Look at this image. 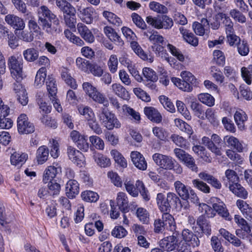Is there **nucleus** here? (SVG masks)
<instances>
[{
  "instance_id": "nucleus-32",
  "label": "nucleus",
  "mask_w": 252,
  "mask_h": 252,
  "mask_svg": "<svg viewBox=\"0 0 252 252\" xmlns=\"http://www.w3.org/2000/svg\"><path fill=\"white\" fill-rule=\"evenodd\" d=\"M61 77L65 83L73 89L77 88V85L75 80L69 73L68 70L66 68H63L61 71Z\"/></svg>"
},
{
  "instance_id": "nucleus-54",
  "label": "nucleus",
  "mask_w": 252,
  "mask_h": 252,
  "mask_svg": "<svg viewBox=\"0 0 252 252\" xmlns=\"http://www.w3.org/2000/svg\"><path fill=\"white\" fill-rule=\"evenodd\" d=\"M50 155L54 158H57L60 155L59 144L58 142L52 139L50 140Z\"/></svg>"
},
{
  "instance_id": "nucleus-63",
  "label": "nucleus",
  "mask_w": 252,
  "mask_h": 252,
  "mask_svg": "<svg viewBox=\"0 0 252 252\" xmlns=\"http://www.w3.org/2000/svg\"><path fill=\"white\" fill-rule=\"evenodd\" d=\"M143 74L146 78L152 82H156L158 79L156 73L150 68H144L143 69Z\"/></svg>"
},
{
  "instance_id": "nucleus-43",
  "label": "nucleus",
  "mask_w": 252,
  "mask_h": 252,
  "mask_svg": "<svg viewBox=\"0 0 252 252\" xmlns=\"http://www.w3.org/2000/svg\"><path fill=\"white\" fill-rule=\"evenodd\" d=\"M221 18H223V24L224 25V29L226 34L234 32V23L230 18L225 14L221 13Z\"/></svg>"
},
{
  "instance_id": "nucleus-13",
  "label": "nucleus",
  "mask_w": 252,
  "mask_h": 252,
  "mask_svg": "<svg viewBox=\"0 0 252 252\" xmlns=\"http://www.w3.org/2000/svg\"><path fill=\"white\" fill-rule=\"evenodd\" d=\"M182 236L183 240L187 245L193 247H198L199 245L200 241L198 237L191 230L184 229L182 231Z\"/></svg>"
},
{
  "instance_id": "nucleus-39",
  "label": "nucleus",
  "mask_w": 252,
  "mask_h": 252,
  "mask_svg": "<svg viewBox=\"0 0 252 252\" xmlns=\"http://www.w3.org/2000/svg\"><path fill=\"white\" fill-rule=\"evenodd\" d=\"M103 16L108 20L110 24L115 26L119 27L122 24L121 19L112 12L104 11L103 12Z\"/></svg>"
},
{
  "instance_id": "nucleus-27",
  "label": "nucleus",
  "mask_w": 252,
  "mask_h": 252,
  "mask_svg": "<svg viewBox=\"0 0 252 252\" xmlns=\"http://www.w3.org/2000/svg\"><path fill=\"white\" fill-rule=\"evenodd\" d=\"M199 177L208 184H210L213 187L216 189H220L221 188V184L219 180L205 172H202L198 174Z\"/></svg>"
},
{
  "instance_id": "nucleus-36",
  "label": "nucleus",
  "mask_w": 252,
  "mask_h": 252,
  "mask_svg": "<svg viewBox=\"0 0 252 252\" xmlns=\"http://www.w3.org/2000/svg\"><path fill=\"white\" fill-rule=\"evenodd\" d=\"M224 140L227 143L228 146L230 147L231 148H233L239 152L243 151V146L236 138L233 136L229 137L226 136L224 137Z\"/></svg>"
},
{
  "instance_id": "nucleus-11",
  "label": "nucleus",
  "mask_w": 252,
  "mask_h": 252,
  "mask_svg": "<svg viewBox=\"0 0 252 252\" xmlns=\"http://www.w3.org/2000/svg\"><path fill=\"white\" fill-rule=\"evenodd\" d=\"M13 90L16 94L18 101L22 105L25 106L28 103V97L26 89L22 84L18 82L13 84Z\"/></svg>"
},
{
  "instance_id": "nucleus-12",
  "label": "nucleus",
  "mask_w": 252,
  "mask_h": 252,
  "mask_svg": "<svg viewBox=\"0 0 252 252\" xmlns=\"http://www.w3.org/2000/svg\"><path fill=\"white\" fill-rule=\"evenodd\" d=\"M36 12L39 24L57 17V16L45 5H42L38 7Z\"/></svg>"
},
{
  "instance_id": "nucleus-41",
  "label": "nucleus",
  "mask_w": 252,
  "mask_h": 252,
  "mask_svg": "<svg viewBox=\"0 0 252 252\" xmlns=\"http://www.w3.org/2000/svg\"><path fill=\"white\" fill-rule=\"evenodd\" d=\"M46 77V69L45 67L40 68L37 71L34 81V85L37 87L44 84Z\"/></svg>"
},
{
  "instance_id": "nucleus-18",
  "label": "nucleus",
  "mask_w": 252,
  "mask_h": 252,
  "mask_svg": "<svg viewBox=\"0 0 252 252\" xmlns=\"http://www.w3.org/2000/svg\"><path fill=\"white\" fill-rule=\"evenodd\" d=\"M144 112L147 117L154 123L159 124L162 121V117L161 114L153 107H145L144 109Z\"/></svg>"
},
{
  "instance_id": "nucleus-58",
  "label": "nucleus",
  "mask_w": 252,
  "mask_h": 252,
  "mask_svg": "<svg viewBox=\"0 0 252 252\" xmlns=\"http://www.w3.org/2000/svg\"><path fill=\"white\" fill-rule=\"evenodd\" d=\"M237 51L241 56L247 55L250 51L249 45L245 40H242L237 45Z\"/></svg>"
},
{
  "instance_id": "nucleus-4",
  "label": "nucleus",
  "mask_w": 252,
  "mask_h": 252,
  "mask_svg": "<svg viewBox=\"0 0 252 252\" xmlns=\"http://www.w3.org/2000/svg\"><path fill=\"white\" fill-rule=\"evenodd\" d=\"M62 172L61 166L57 162H54L53 165L47 166L43 174L42 181L47 184L50 181H53L58 175Z\"/></svg>"
},
{
  "instance_id": "nucleus-7",
  "label": "nucleus",
  "mask_w": 252,
  "mask_h": 252,
  "mask_svg": "<svg viewBox=\"0 0 252 252\" xmlns=\"http://www.w3.org/2000/svg\"><path fill=\"white\" fill-rule=\"evenodd\" d=\"M99 119L102 125L109 126H118L120 123L115 114L109 112L107 109L102 108L99 115Z\"/></svg>"
},
{
  "instance_id": "nucleus-59",
  "label": "nucleus",
  "mask_w": 252,
  "mask_h": 252,
  "mask_svg": "<svg viewBox=\"0 0 252 252\" xmlns=\"http://www.w3.org/2000/svg\"><path fill=\"white\" fill-rule=\"evenodd\" d=\"M48 188L49 194L52 195L59 194L61 190L60 185L55 181H50L48 182Z\"/></svg>"
},
{
  "instance_id": "nucleus-33",
  "label": "nucleus",
  "mask_w": 252,
  "mask_h": 252,
  "mask_svg": "<svg viewBox=\"0 0 252 252\" xmlns=\"http://www.w3.org/2000/svg\"><path fill=\"white\" fill-rule=\"evenodd\" d=\"M202 143L216 155L220 156L221 155L220 148L216 145L209 138L204 136L202 138Z\"/></svg>"
},
{
  "instance_id": "nucleus-42",
  "label": "nucleus",
  "mask_w": 252,
  "mask_h": 252,
  "mask_svg": "<svg viewBox=\"0 0 252 252\" xmlns=\"http://www.w3.org/2000/svg\"><path fill=\"white\" fill-rule=\"evenodd\" d=\"M94 159L96 163L101 167H106L111 164L109 158L99 153H94Z\"/></svg>"
},
{
  "instance_id": "nucleus-62",
  "label": "nucleus",
  "mask_w": 252,
  "mask_h": 252,
  "mask_svg": "<svg viewBox=\"0 0 252 252\" xmlns=\"http://www.w3.org/2000/svg\"><path fill=\"white\" fill-rule=\"evenodd\" d=\"M136 216L142 222L147 223L149 221V215L147 211L143 208H138L136 210Z\"/></svg>"
},
{
  "instance_id": "nucleus-1",
  "label": "nucleus",
  "mask_w": 252,
  "mask_h": 252,
  "mask_svg": "<svg viewBox=\"0 0 252 252\" xmlns=\"http://www.w3.org/2000/svg\"><path fill=\"white\" fill-rule=\"evenodd\" d=\"M155 163L165 170H173L174 173L181 174L183 172L181 165L172 157L160 153H155L152 156Z\"/></svg>"
},
{
  "instance_id": "nucleus-9",
  "label": "nucleus",
  "mask_w": 252,
  "mask_h": 252,
  "mask_svg": "<svg viewBox=\"0 0 252 252\" xmlns=\"http://www.w3.org/2000/svg\"><path fill=\"white\" fill-rule=\"evenodd\" d=\"M42 29L49 34H54L60 31V21L57 17L48 20L39 24Z\"/></svg>"
},
{
  "instance_id": "nucleus-23",
  "label": "nucleus",
  "mask_w": 252,
  "mask_h": 252,
  "mask_svg": "<svg viewBox=\"0 0 252 252\" xmlns=\"http://www.w3.org/2000/svg\"><path fill=\"white\" fill-rule=\"evenodd\" d=\"M131 47L134 52L139 56L143 60L146 61L149 63H152L154 61L153 56L151 55L146 54L142 50L139 44L134 41L132 40L130 43Z\"/></svg>"
},
{
  "instance_id": "nucleus-52",
  "label": "nucleus",
  "mask_w": 252,
  "mask_h": 252,
  "mask_svg": "<svg viewBox=\"0 0 252 252\" xmlns=\"http://www.w3.org/2000/svg\"><path fill=\"white\" fill-rule=\"evenodd\" d=\"M135 189L137 190V193H138L139 192L145 200L148 201L150 199V197L148 194V191L146 189L145 186L142 181L139 180L136 181L135 184Z\"/></svg>"
},
{
  "instance_id": "nucleus-50",
  "label": "nucleus",
  "mask_w": 252,
  "mask_h": 252,
  "mask_svg": "<svg viewBox=\"0 0 252 252\" xmlns=\"http://www.w3.org/2000/svg\"><path fill=\"white\" fill-rule=\"evenodd\" d=\"M94 101L100 104H102L104 106L107 107L109 105V102L105 95L97 90L95 91L94 94L91 97Z\"/></svg>"
},
{
  "instance_id": "nucleus-10",
  "label": "nucleus",
  "mask_w": 252,
  "mask_h": 252,
  "mask_svg": "<svg viewBox=\"0 0 252 252\" xmlns=\"http://www.w3.org/2000/svg\"><path fill=\"white\" fill-rule=\"evenodd\" d=\"M67 153L69 158L78 166H82L84 164V156L79 151L74 147L69 146L67 147Z\"/></svg>"
},
{
  "instance_id": "nucleus-15",
  "label": "nucleus",
  "mask_w": 252,
  "mask_h": 252,
  "mask_svg": "<svg viewBox=\"0 0 252 252\" xmlns=\"http://www.w3.org/2000/svg\"><path fill=\"white\" fill-rule=\"evenodd\" d=\"M77 29L78 33L84 40L88 43H92L94 41V37L88 28L82 23H78Z\"/></svg>"
},
{
  "instance_id": "nucleus-29",
  "label": "nucleus",
  "mask_w": 252,
  "mask_h": 252,
  "mask_svg": "<svg viewBox=\"0 0 252 252\" xmlns=\"http://www.w3.org/2000/svg\"><path fill=\"white\" fill-rule=\"evenodd\" d=\"M117 204L119 209L123 213L128 212V199L126 194L123 192H119L117 194Z\"/></svg>"
},
{
  "instance_id": "nucleus-20",
  "label": "nucleus",
  "mask_w": 252,
  "mask_h": 252,
  "mask_svg": "<svg viewBox=\"0 0 252 252\" xmlns=\"http://www.w3.org/2000/svg\"><path fill=\"white\" fill-rule=\"evenodd\" d=\"M175 191L181 199H189V191L191 188L181 182L176 181L174 183Z\"/></svg>"
},
{
  "instance_id": "nucleus-28",
  "label": "nucleus",
  "mask_w": 252,
  "mask_h": 252,
  "mask_svg": "<svg viewBox=\"0 0 252 252\" xmlns=\"http://www.w3.org/2000/svg\"><path fill=\"white\" fill-rule=\"evenodd\" d=\"M112 92L118 96L126 100L129 98V95L126 89L120 83H114L111 86Z\"/></svg>"
},
{
  "instance_id": "nucleus-34",
  "label": "nucleus",
  "mask_w": 252,
  "mask_h": 252,
  "mask_svg": "<svg viewBox=\"0 0 252 252\" xmlns=\"http://www.w3.org/2000/svg\"><path fill=\"white\" fill-rule=\"evenodd\" d=\"M28 156L26 154H20L14 152L10 157V161L13 165L15 166H21L25 162Z\"/></svg>"
},
{
  "instance_id": "nucleus-17",
  "label": "nucleus",
  "mask_w": 252,
  "mask_h": 252,
  "mask_svg": "<svg viewBox=\"0 0 252 252\" xmlns=\"http://www.w3.org/2000/svg\"><path fill=\"white\" fill-rule=\"evenodd\" d=\"M76 8L80 14V18L81 20L87 24H90L93 22V10L90 7L82 8L81 5L77 4Z\"/></svg>"
},
{
  "instance_id": "nucleus-56",
  "label": "nucleus",
  "mask_w": 252,
  "mask_h": 252,
  "mask_svg": "<svg viewBox=\"0 0 252 252\" xmlns=\"http://www.w3.org/2000/svg\"><path fill=\"white\" fill-rule=\"evenodd\" d=\"M78 109L80 114L84 116L88 121L93 119L94 114L91 108L82 105L79 106Z\"/></svg>"
},
{
  "instance_id": "nucleus-8",
  "label": "nucleus",
  "mask_w": 252,
  "mask_h": 252,
  "mask_svg": "<svg viewBox=\"0 0 252 252\" xmlns=\"http://www.w3.org/2000/svg\"><path fill=\"white\" fill-rule=\"evenodd\" d=\"M6 23L15 30V31L23 30L25 24L23 19L13 14H9L5 16Z\"/></svg>"
},
{
  "instance_id": "nucleus-60",
  "label": "nucleus",
  "mask_w": 252,
  "mask_h": 252,
  "mask_svg": "<svg viewBox=\"0 0 252 252\" xmlns=\"http://www.w3.org/2000/svg\"><path fill=\"white\" fill-rule=\"evenodd\" d=\"M107 65L111 73H115L117 71L118 61L116 55H112L110 56Z\"/></svg>"
},
{
  "instance_id": "nucleus-16",
  "label": "nucleus",
  "mask_w": 252,
  "mask_h": 252,
  "mask_svg": "<svg viewBox=\"0 0 252 252\" xmlns=\"http://www.w3.org/2000/svg\"><path fill=\"white\" fill-rule=\"evenodd\" d=\"M130 157L131 160L138 169L145 170L147 169V164L143 156L137 151H133L131 153Z\"/></svg>"
},
{
  "instance_id": "nucleus-57",
  "label": "nucleus",
  "mask_w": 252,
  "mask_h": 252,
  "mask_svg": "<svg viewBox=\"0 0 252 252\" xmlns=\"http://www.w3.org/2000/svg\"><path fill=\"white\" fill-rule=\"evenodd\" d=\"M242 76L247 84L250 85L252 83L251 78H252V65H250L249 67H243L241 68Z\"/></svg>"
},
{
  "instance_id": "nucleus-31",
  "label": "nucleus",
  "mask_w": 252,
  "mask_h": 252,
  "mask_svg": "<svg viewBox=\"0 0 252 252\" xmlns=\"http://www.w3.org/2000/svg\"><path fill=\"white\" fill-rule=\"evenodd\" d=\"M197 224L201 229L202 232L206 235H210L211 233V225L205 218V216H199L196 221Z\"/></svg>"
},
{
  "instance_id": "nucleus-48",
  "label": "nucleus",
  "mask_w": 252,
  "mask_h": 252,
  "mask_svg": "<svg viewBox=\"0 0 252 252\" xmlns=\"http://www.w3.org/2000/svg\"><path fill=\"white\" fill-rule=\"evenodd\" d=\"M190 108L195 116L199 118L204 119V110L201 104L196 101H192Z\"/></svg>"
},
{
  "instance_id": "nucleus-6",
  "label": "nucleus",
  "mask_w": 252,
  "mask_h": 252,
  "mask_svg": "<svg viewBox=\"0 0 252 252\" xmlns=\"http://www.w3.org/2000/svg\"><path fill=\"white\" fill-rule=\"evenodd\" d=\"M70 137L80 150L84 151H87L88 150L89 144L86 136L81 134L78 131L72 130L70 133Z\"/></svg>"
},
{
  "instance_id": "nucleus-21",
  "label": "nucleus",
  "mask_w": 252,
  "mask_h": 252,
  "mask_svg": "<svg viewBox=\"0 0 252 252\" xmlns=\"http://www.w3.org/2000/svg\"><path fill=\"white\" fill-rule=\"evenodd\" d=\"M103 32L106 36L117 45L122 46L124 41L116 31L111 27L106 26L103 29Z\"/></svg>"
},
{
  "instance_id": "nucleus-38",
  "label": "nucleus",
  "mask_w": 252,
  "mask_h": 252,
  "mask_svg": "<svg viewBox=\"0 0 252 252\" xmlns=\"http://www.w3.org/2000/svg\"><path fill=\"white\" fill-rule=\"evenodd\" d=\"M230 16L236 22L241 24H244L247 21L246 17L242 11L236 8L231 9L229 11Z\"/></svg>"
},
{
  "instance_id": "nucleus-37",
  "label": "nucleus",
  "mask_w": 252,
  "mask_h": 252,
  "mask_svg": "<svg viewBox=\"0 0 252 252\" xmlns=\"http://www.w3.org/2000/svg\"><path fill=\"white\" fill-rule=\"evenodd\" d=\"M47 90L49 93V97L56 96L57 88L56 81L52 76H49L46 82Z\"/></svg>"
},
{
  "instance_id": "nucleus-25",
  "label": "nucleus",
  "mask_w": 252,
  "mask_h": 252,
  "mask_svg": "<svg viewBox=\"0 0 252 252\" xmlns=\"http://www.w3.org/2000/svg\"><path fill=\"white\" fill-rule=\"evenodd\" d=\"M179 31L184 39L188 43L194 46H196L198 44V38L193 33L190 32L189 30L185 29L183 27L179 28Z\"/></svg>"
},
{
  "instance_id": "nucleus-19",
  "label": "nucleus",
  "mask_w": 252,
  "mask_h": 252,
  "mask_svg": "<svg viewBox=\"0 0 252 252\" xmlns=\"http://www.w3.org/2000/svg\"><path fill=\"white\" fill-rule=\"evenodd\" d=\"M79 187L77 181L69 180L65 186V193L69 198H73L79 193Z\"/></svg>"
},
{
  "instance_id": "nucleus-45",
  "label": "nucleus",
  "mask_w": 252,
  "mask_h": 252,
  "mask_svg": "<svg viewBox=\"0 0 252 252\" xmlns=\"http://www.w3.org/2000/svg\"><path fill=\"white\" fill-rule=\"evenodd\" d=\"M82 199L86 202H95L99 198L98 194L91 190H86L81 193Z\"/></svg>"
},
{
  "instance_id": "nucleus-47",
  "label": "nucleus",
  "mask_w": 252,
  "mask_h": 252,
  "mask_svg": "<svg viewBox=\"0 0 252 252\" xmlns=\"http://www.w3.org/2000/svg\"><path fill=\"white\" fill-rule=\"evenodd\" d=\"M198 99L203 104L211 107L215 104V98L208 93L200 94L198 95Z\"/></svg>"
},
{
  "instance_id": "nucleus-22",
  "label": "nucleus",
  "mask_w": 252,
  "mask_h": 252,
  "mask_svg": "<svg viewBox=\"0 0 252 252\" xmlns=\"http://www.w3.org/2000/svg\"><path fill=\"white\" fill-rule=\"evenodd\" d=\"M236 205L244 217L252 222V208L243 200L238 199Z\"/></svg>"
},
{
  "instance_id": "nucleus-35",
  "label": "nucleus",
  "mask_w": 252,
  "mask_h": 252,
  "mask_svg": "<svg viewBox=\"0 0 252 252\" xmlns=\"http://www.w3.org/2000/svg\"><path fill=\"white\" fill-rule=\"evenodd\" d=\"M171 81L175 85L183 91L190 92L192 90V85L183 79L173 77L171 78Z\"/></svg>"
},
{
  "instance_id": "nucleus-53",
  "label": "nucleus",
  "mask_w": 252,
  "mask_h": 252,
  "mask_svg": "<svg viewBox=\"0 0 252 252\" xmlns=\"http://www.w3.org/2000/svg\"><path fill=\"white\" fill-rule=\"evenodd\" d=\"M159 100L163 106L167 111L173 113L175 111V108L170 100L165 95H161L159 97Z\"/></svg>"
},
{
  "instance_id": "nucleus-49",
  "label": "nucleus",
  "mask_w": 252,
  "mask_h": 252,
  "mask_svg": "<svg viewBox=\"0 0 252 252\" xmlns=\"http://www.w3.org/2000/svg\"><path fill=\"white\" fill-rule=\"evenodd\" d=\"M193 187L205 193L210 192V188L204 182L198 179H194L192 181Z\"/></svg>"
},
{
  "instance_id": "nucleus-26",
  "label": "nucleus",
  "mask_w": 252,
  "mask_h": 252,
  "mask_svg": "<svg viewBox=\"0 0 252 252\" xmlns=\"http://www.w3.org/2000/svg\"><path fill=\"white\" fill-rule=\"evenodd\" d=\"M49 158V149L46 146L39 147L36 151V159L38 164L45 163Z\"/></svg>"
},
{
  "instance_id": "nucleus-55",
  "label": "nucleus",
  "mask_w": 252,
  "mask_h": 252,
  "mask_svg": "<svg viewBox=\"0 0 252 252\" xmlns=\"http://www.w3.org/2000/svg\"><path fill=\"white\" fill-rule=\"evenodd\" d=\"M76 64L80 69L85 72L89 73V68L91 64L89 61L78 57L76 59Z\"/></svg>"
},
{
  "instance_id": "nucleus-46",
  "label": "nucleus",
  "mask_w": 252,
  "mask_h": 252,
  "mask_svg": "<svg viewBox=\"0 0 252 252\" xmlns=\"http://www.w3.org/2000/svg\"><path fill=\"white\" fill-rule=\"evenodd\" d=\"M111 155L113 157L116 162L123 167H126L127 162L123 155L117 150H112L110 152Z\"/></svg>"
},
{
  "instance_id": "nucleus-14",
  "label": "nucleus",
  "mask_w": 252,
  "mask_h": 252,
  "mask_svg": "<svg viewBox=\"0 0 252 252\" xmlns=\"http://www.w3.org/2000/svg\"><path fill=\"white\" fill-rule=\"evenodd\" d=\"M159 246L164 250L173 251L178 247L177 239L173 235L166 237L159 241Z\"/></svg>"
},
{
  "instance_id": "nucleus-5",
  "label": "nucleus",
  "mask_w": 252,
  "mask_h": 252,
  "mask_svg": "<svg viewBox=\"0 0 252 252\" xmlns=\"http://www.w3.org/2000/svg\"><path fill=\"white\" fill-rule=\"evenodd\" d=\"M210 201L212 203V207L214 208L216 213H217L218 215L226 220H231V217L225 204L220 199L213 197L211 198Z\"/></svg>"
},
{
  "instance_id": "nucleus-3",
  "label": "nucleus",
  "mask_w": 252,
  "mask_h": 252,
  "mask_svg": "<svg viewBox=\"0 0 252 252\" xmlns=\"http://www.w3.org/2000/svg\"><path fill=\"white\" fill-rule=\"evenodd\" d=\"M8 65L12 77L16 80V82H20L23 76V59L20 57L12 56L8 59Z\"/></svg>"
},
{
  "instance_id": "nucleus-51",
  "label": "nucleus",
  "mask_w": 252,
  "mask_h": 252,
  "mask_svg": "<svg viewBox=\"0 0 252 252\" xmlns=\"http://www.w3.org/2000/svg\"><path fill=\"white\" fill-rule=\"evenodd\" d=\"M199 208L201 212L203 213L204 216L205 215L208 218H212L216 216L214 208L205 203L200 204Z\"/></svg>"
},
{
  "instance_id": "nucleus-64",
  "label": "nucleus",
  "mask_w": 252,
  "mask_h": 252,
  "mask_svg": "<svg viewBox=\"0 0 252 252\" xmlns=\"http://www.w3.org/2000/svg\"><path fill=\"white\" fill-rule=\"evenodd\" d=\"M131 18L135 25L142 30L146 29L147 25L143 19L138 14L133 13L131 14Z\"/></svg>"
},
{
  "instance_id": "nucleus-44",
  "label": "nucleus",
  "mask_w": 252,
  "mask_h": 252,
  "mask_svg": "<svg viewBox=\"0 0 252 252\" xmlns=\"http://www.w3.org/2000/svg\"><path fill=\"white\" fill-rule=\"evenodd\" d=\"M24 59L28 62H33L38 57V52L34 48H29L23 52Z\"/></svg>"
},
{
  "instance_id": "nucleus-2",
  "label": "nucleus",
  "mask_w": 252,
  "mask_h": 252,
  "mask_svg": "<svg viewBox=\"0 0 252 252\" xmlns=\"http://www.w3.org/2000/svg\"><path fill=\"white\" fill-rule=\"evenodd\" d=\"M71 2H72V1L67 0H56V6L63 12L66 24L70 28H73L75 27L74 17L76 9Z\"/></svg>"
},
{
  "instance_id": "nucleus-24",
  "label": "nucleus",
  "mask_w": 252,
  "mask_h": 252,
  "mask_svg": "<svg viewBox=\"0 0 252 252\" xmlns=\"http://www.w3.org/2000/svg\"><path fill=\"white\" fill-rule=\"evenodd\" d=\"M156 202L158 209L162 212H169L171 206L168 205L167 195L163 193H158L156 197Z\"/></svg>"
},
{
  "instance_id": "nucleus-30",
  "label": "nucleus",
  "mask_w": 252,
  "mask_h": 252,
  "mask_svg": "<svg viewBox=\"0 0 252 252\" xmlns=\"http://www.w3.org/2000/svg\"><path fill=\"white\" fill-rule=\"evenodd\" d=\"M230 190L236 196L244 199H246L248 196V192L240 184H230L229 186Z\"/></svg>"
},
{
  "instance_id": "nucleus-61",
  "label": "nucleus",
  "mask_w": 252,
  "mask_h": 252,
  "mask_svg": "<svg viewBox=\"0 0 252 252\" xmlns=\"http://www.w3.org/2000/svg\"><path fill=\"white\" fill-rule=\"evenodd\" d=\"M163 213L162 221L164 222L165 225L168 224L171 230H175L176 225L174 218L168 212Z\"/></svg>"
},
{
  "instance_id": "nucleus-40",
  "label": "nucleus",
  "mask_w": 252,
  "mask_h": 252,
  "mask_svg": "<svg viewBox=\"0 0 252 252\" xmlns=\"http://www.w3.org/2000/svg\"><path fill=\"white\" fill-rule=\"evenodd\" d=\"M234 118L236 125L239 126H244L248 120L247 114L242 110L236 111L234 115Z\"/></svg>"
}]
</instances>
